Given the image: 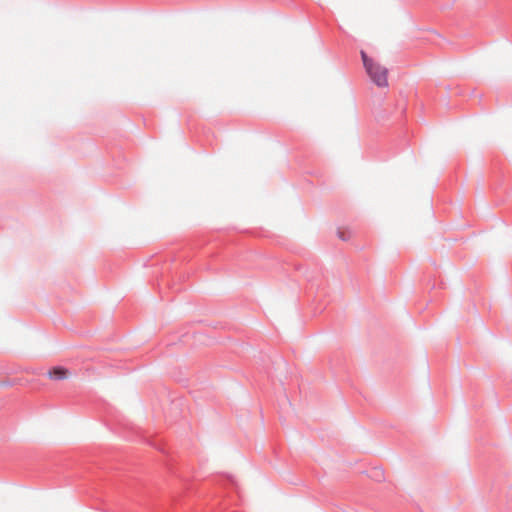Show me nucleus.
Returning a JSON list of instances; mask_svg holds the SVG:
<instances>
[{
	"mask_svg": "<svg viewBox=\"0 0 512 512\" xmlns=\"http://www.w3.org/2000/svg\"><path fill=\"white\" fill-rule=\"evenodd\" d=\"M361 57L366 72L370 76L371 80L379 87H387L388 70L379 63L370 59L364 51H361Z\"/></svg>",
	"mask_w": 512,
	"mask_h": 512,
	"instance_id": "f257e3e1",
	"label": "nucleus"
},
{
	"mask_svg": "<svg viewBox=\"0 0 512 512\" xmlns=\"http://www.w3.org/2000/svg\"><path fill=\"white\" fill-rule=\"evenodd\" d=\"M369 477L374 481L381 482L385 479L384 470L381 467H374L370 470Z\"/></svg>",
	"mask_w": 512,
	"mask_h": 512,
	"instance_id": "f03ea898",
	"label": "nucleus"
},
{
	"mask_svg": "<svg viewBox=\"0 0 512 512\" xmlns=\"http://www.w3.org/2000/svg\"><path fill=\"white\" fill-rule=\"evenodd\" d=\"M67 376V370L61 367L53 368L51 371H49V377L53 379H63Z\"/></svg>",
	"mask_w": 512,
	"mask_h": 512,
	"instance_id": "7ed1b4c3",
	"label": "nucleus"
},
{
	"mask_svg": "<svg viewBox=\"0 0 512 512\" xmlns=\"http://www.w3.org/2000/svg\"><path fill=\"white\" fill-rule=\"evenodd\" d=\"M339 236H340V238H342L343 240H347V239H348V238H346V237L344 236V234H342V233H339Z\"/></svg>",
	"mask_w": 512,
	"mask_h": 512,
	"instance_id": "20e7f679",
	"label": "nucleus"
}]
</instances>
